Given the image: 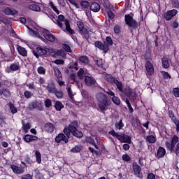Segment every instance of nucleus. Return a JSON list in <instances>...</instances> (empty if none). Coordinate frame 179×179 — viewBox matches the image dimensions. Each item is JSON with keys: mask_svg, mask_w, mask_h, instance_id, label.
<instances>
[{"mask_svg": "<svg viewBox=\"0 0 179 179\" xmlns=\"http://www.w3.org/2000/svg\"><path fill=\"white\" fill-rule=\"evenodd\" d=\"M96 99L100 111H107L108 107L111 106V100H110L108 96L103 92L96 94Z\"/></svg>", "mask_w": 179, "mask_h": 179, "instance_id": "obj_1", "label": "nucleus"}, {"mask_svg": "<svg viewBox=\"0 0 179 179\" xmlns=\"http://www.w3.org/2000/svg\"><path fill=\"white\" fill-rule=\"evenodd\" d=\"M79 128V124L78 122L74 121L71 122L67 127L64 128V134H65L67 138H69L71 135L76 136V138H82L83 136V133L78 130Z\"/></svg>", "mask_w": 179, "mask_h": 179, "instance_id": "obj_2", "label": "nucleus"}, {"mask_svg": "<svg viewBox=\"0 0 179 179\" xmlns=\"http://www.w3.org/2000/svg\"><path fill=\"white\" fill-rule=\"evenodd\" d=\"M55 24H57L63 31H67L70 34H75V31L71 29V24H69V20L65 19V16L63 15H59L58 19L52 20Z\"/></svg>", "mask_w": 179, "mask_h": 179, "instance_id": "obj_3", "label": "nucleus"}, {"mask_svg": "<svg viewBox=\"0 0 179 179\" xmlns=\"http://www.w3.org/2000/svg\"><path fill=\"white\" fill-rule=\"evenodd\" d=\"M178 142V136H177V135H174L171 141V143L169 141L165 143L167 149H169L171 153H176V156H178L179 153V143H177Z\"/></svg>", "mask_w": 179, "mask_h": 179, "instance_id": "obj_4", "label": "nucleus"}, {"mask_svg": "<svg viewBox=\"0 0 179 179\" xmlns=\"http://www.w3.org/2000/svg\"><path fill=\"white\" fill-rule=\"evenodd\" d=\"M109 134L112 135L113 138H117V139L120 141L121 143H128L129 145L131 144L132 138L128 135L120 134L115 132V130L114 129L110 131Z\"/></svg>", "mask_w": 179, "mask_h": 179, "instance_id": "obj_5", "label": "nucleus"}, {"mask_svg": "<svg viewBox=\"0 0 179 179\" xmlns=\"http://www.w3.org/2000/svg\"><path fill=\"white\" fill-rule=\"evenodd\" d=\"M134 14H127L124 15V21L126 24L129 26V27H133L135 29L138 26V22L135 20H134Z\"/></svg>", "mask_w": 179, "mask_h": 179, "instance_id": "obj_6", "label": "nucleus"}, {"mask_svg": "<svg viewBox=\"0 0 179 179\" xmlns=\"http://www.w3.org/2000/svg\"><path fill=\"white\" fill-rule=\"evenodd\" d=\"M48 52H50V49L38 46L36 50H33V55L36 58H40V55H47Z\"/></svg>", "mask_w": 179, "mask_h": 179, "instance_id": "obj_7", "label": "nucleus"}, {"mask_svg": "<svg viewBox=\"0 0 179 179\" xmlns=\"http://www.w3.org/2000/svg\"><path fill=\"white\" fill-rule=\"evenodd\" d=\"M53 72L57 78V82L59 85V86H64L65 85V83L62 81V74L61 73V71H59V69L57 66H53Z\"/></svg>", "mask_w": 179, "mask_h": 179, "instance_id": "obj_8", "label": "nucleus"}, {"mask_svg": "<svg viewBox=\"0 0 179 179\" xmlns=\"http://www.w3.org/2000/svg\"><path fill=\"white\" fill-rule=\"evenodd\" d=\"M28 29L29 30V34L31 36H34V37H38V38L42 40V41H43L44 43H45V41H47V40H45V38H44L40 36V34L38 33V29H37L36 27H28Z\"/></svg>", "mask_w": 179, "mask_h": 179, "instance_id": "obj_9", "label": "nucleus"}, {"mask_svg": "<svg viewBox=\"0 0 179 179\" xmlns=\"http://www.w3.org/2000/svg\"><path fill=\"white\" fill-rule=\"evenodd\" d=\"M42 33L43 34V36L45 37V40H48L51 43H54V41H55V36L51 34L50 31L43 29Z\"/></svg>", "mask_w": 179, "mask_h": 179, "instance_id": "obj_10", "label": "nucleus"}, {"mask_svg": "<svg viewBox=\"0 0 179 179\" xmlns=\"http://www.w3.org/2000/svg\"><path fill=\"white\" fill-rule=\"evenodd\" d=\"M145 67L149 76H152V75L155 73V68L153 67V64L150 61H146L145 64Z\"/></svg>", "mask_w": 179, "mask_h": 179, "instance_id": "obj_11", "label": "nucleus"}, {"mask_svg": "<svg viewBox=\"0 0 179 179\" xmlns=\"http://www.w3.org/2000/svg\"><path fill=\"white\" fill-rule=\"evenodd\" d=\"M132 169L134 173V176H136V177L139 178L142 177V173H141L142 169H141V166L138 164V163L134 162L132 164Z\"/></svg>", "mask_w": 179, "mask_h": 179, "instance_id": "obj_12", "label": "nucleus"}, {"mask_svg": "<svg viewBox=\"0 0 179 179\" xmlns=\"http://www.w3.org/2000/svg\"><path fill=\"white\" fill-rule=\"evenodd\" d=\"M177 13H178V11L176 9L169 10L164 14V18L168 21L171 20V19H173V17H174Z\"/></svg>", "mask_w": 179, "mask_h": 179, "instance_id": "obj_13", "label": "nucleus"}, {"mask_svg": "<svg viewBox=\"0 0 179 179\" xmlns=\"http://www.w3.org/2000/svg\"><path fill=\"white\" fill-rule=\"evenodd\" d=\"M16 71H20V65L17 63H13L10 65V69H6L7 73H10V72H16Z\"/></svg>", "mask_w": 179, "mask_h": 179, "instance_id": "obj_14", "label": "nucleus"}, {"mask_svg": "<svg viewBox=\"0 0 179 179\" xmlns=\"http://www.w3.org/2000/svg\"><path fill=\"white\" fill-rule=\"evenodd\" d=\"M85 83L86 86H94L96 85V79L92 76H85Z\"/></svg>", "mask_w": 179, "mask_h": 179, "instance_id": "obj_15", "label": "nucleus"}, {"mask_svg": "<svg viewBox=\"0 0 179 179\" xmlns=\"http://www.w3.org/2000/svg\"><path fill=\"white\" fill-rule=\"evenodd\" d=\"M122 93H124V94H125V96H127V97H129V98L134 97L136 94V93H135V91L134 90L131 89L129 87H127L124 90H123Z\"/></svg>", "mask_w": 179, "mask_h": 179, "instance_id": "obj_16", "label": "nucleus"}, {"mask_svg": "<svg viewBox=\"0 0 179 179\" xmlns=\"http://www.w3.org/2000/svg\"><path fill=\"white\" fill-rule=\"evenodd\" d=\"M69 138L65 136V134L60 133L57 136H56L55 142H57V143H59L61 141H63V142H64L65 143H68V142L69 141Z\"/></svg>", "mask_w": 179, "mask_h": 179, "instance_id": "obj_17", "label": "nucleus"}, {"mask_svg": "<svg viewBox=\"0 0 179 179\" xmlns=\"http://www.w3.org/2000/svg\"><path fill=\"white\" fill-rule=\"evenodd\" d=\"M44 129L48 134H52L55 129V126L51 122H48L44 125Z\"/></svg>", "mask_w": 179, "mask_h": 179, "instance_id": "obj_18", "label": "nucleus"}, {"mask_svg": "<svg viewBox=\"0 0 179 179\" xmlns=\"http://www.w3.org/2000/svg\"><path fill=\"white\" fill-rule=\"evenodd\" d=\"M11 169L15 174H23L24 173V167L17 166L16 165H12Z\"/></svg>", "mask_w": 179, "mask_h": 179, "instance_id": "obj_19", "label": "nucleus"}, {"mask_svg": "<svg viewBox=\"0 0 179 179\" xmlns=\"http://www.w3.org/2000/svg\"><path fill=\"white\" fill-rule=\"evenodd\" d=\"M155 156L157 159H162L164 157V156H166V149L163 147H159Z\"/></svg>", "mask_w": 179, "mask_h": 179, "instance_id": "obj_20", "label": "nucleus"}, {"mask_svg": "<svg viewBox=\"0 0 179 179\" xmlns=\"http://www.w3.org/2000/svg\"><path fill=\"white\" fill-rule=\"evenodd\" d=\"M48 92L49 93H55L57 92V87H55V83L51 81L48 84V86H45Z\"/></svg>", "mask_w": 179, "mask_h": 179, "instance_id": "obj_21", "label": "nucleus"}, {"mask_svg": "<svg viewBox=\"0 0 179 179\" xmlns=\"http://www.w3.org/2000/svg\"><path fill=\"white\" fill-rule=\"evenodd\" d=\"M77 26L81 34H87V29L85 27V24H83V22L78 21Z\"/></svg>", "mask_w": 179, "mask_h": 179, "instance_id": "obj_22", "label": "nucleus"}, {"mask_svg": "<svg viewBox=\"0 0 179 179\" xmlns=\"http://www.w3.org/2000/svg\"><path fill=\"white\" fill-rule=\"evenodd\" d=\"M23 139L24 142H27V143H29L30 142H33V141H37L38 139V137H37L36 136L26 134L23 137Z\"/></svg>", "mask_w": 179, "mask_h": 179, "instance_id": "obj_23", "label": "nucleus"}, {"mask_svg": "<svg viewBox=\"0 0 179 179\" xmlns=\"http://www.w3.org/2000/svg\"><path fill=\"white\" fill-rule=\"evenodd\" d=\"M95 47L99 48V50H102L104 52H108V45H103L101 42H95Z\"/></svg>", "mask_w": 179, "mask_h": 179, "instance_id": "obj_24", "label": "nucleus"}, {"mask_svg": "<svg viewBox=\"0 0 179 179\" xmlns=\"http://www.w3.org/2000/svg\"><path fill=\"white\" fill-rule=\"evenodd\" d=\"M4 13L6 15H11L12 16H17V10L9 7L5 8Z\"/></svg>", "mask_w": 179, "mask_h": 179, "instance_id": "obj_25", "label": "nucleus"}, {"mask_svg": "<svg viewBox=\"0 0 179 179\" xmlns=\"http://www.w3.org/2000/svg\"><path fill=\"white\" fill-rule=\"evenodd\" d=\"M49 52L51 54L52 57H54L55 58H58V57H61V55H62V51L60 50H54L50 49Z\"/></svg>", "mask_w": 179, "mask_h": 179, "instance_id": "obj_26", "label": "nucleus"}, {"mask_svg": "<svg viewBox=\"0 0 179 179\" xmlns=\"http://www.w3.org/2000/svg\"><path fill=\"white\" fill-rule=\"evenodd\" d=\"M17 50L20 55H22V57H27V50H26V48L22 46H18Z\"/></svg>", "mask_w": 179, "mask_h": 179, "instance_id": "obj_27", "label": "nucleus"}, {"mask_svg": "<svg viewBox=\"0 0 179 179\" xmlns=\"http://www.w3.org/2000/svg\"><path fill=\"white\" fill-rule=\"evenodd\" d=\"M90 10L92 12H99L100 10V4L99 3H92L90 6Z\"/></svg>", "mask_w": 179, "mask_h": 179, "instance_id": "obj_28", "label": "nucleus"}, {"mask_svg": "<svg viewBox=\"0 0 179 179\" xmlns=\"http://www.w3.org/2000/svg\"><path fill=\"white\" fill-rule=\"evenodd\" d=\"M113 83L116 85L119 91L122 92L124 91V86L122 85V83H121V81L114 80Z\"/></svg>", "mask_w": 179, "mask_h": 179, "instance_id": "obj_29", "label": "nucleus"}, {"mask_svg": "<svg viewBox=\"0 0 179 179\" xmlns=\"http://www.w3.org/2000/svg\"><path fill=\"white\" fill-rule=\"evenodd\" d=\"M145 141L148 142V143H156V136L153 135H149L145 137Z\"/></svg>", "mask_w": 179, "mask_h": 179, "instance_id": "obj_30", "label": "nucleus"}, {"mask_svg": "<svg viewBox=\"0 0 179 179\" xmlns=\"http://www.w3.org/2000/svg\"><path fill=\"white\" fill-rule=\"evenodd\" d=\"M162 66L163 68H165V69H167L170 66V62H169V59L167 57H163L162 59Z\"/></svg>", "mask_w": 179, "mask_h": 179, "instance_id": "obj_31", "label": "nucleus"}, {"mask_svg": "<svg viewBox=\"0 0 179 179\" xmlns=\"http://www.w3.org/2000/svg\"><path fill=\"white\" fill-rule=\"evenodd\" d=\"M29 8L31 10H34V12H40L41 10V8H40V6L37 4H30L29 6Z\"/></svg>", "mask_w": 179, "mask_h": 179, "instance_id": "obj_32", "label": "nucleus"}, {"mask_svg": "<svg viewBox=\"0 0 179 179\" xmlns=\"http://www.w3.org/2000/svg\"><path fill=\"white\" fill-rule=\"evenodd\" d=\"M49 6H50L51 9H52V10L55 12L57 15H59V10H58L55 4H54V2L51 0L49 1Z\"/></svg>", "mask_w": 179, "mask_h": 179, "instance_id": "obj_33", "label": "nucleus"}, {"mask_svg": "<svg viewBox=\"0 0 179 179\" xmlns=\"http://www.w3.org/2000/svg\"><path fill=\"white\" fill-rule=\"evenodd\" d=\"M115 127L116 129H118L119 131H121L122 128H124V122H122V120L120 119L119 122H117L115 124Z\"/></svg>", "mask_w": 179, "mask_h": 179, "instance_id": "obj_34", "label": "nucleus"}, {"mask_svg": "<svg viewBox=\"0 0 179 179\" xmlns=\"http://www.w3.org/2000/svg\"><path fill=\"white\" fill-rule=\"evenodd\" d=\"M30 128H31V124H30V123H22V129L25 134L29 132Z\"/></svg>", "mask_w": 179, "mask_h": 179, "instance_id": "obj_35", "label": "nucleus"}, {"mask_svg": "<svg viewBox=\"0 0 179 179\" xmlns=\"http://www.w3.org/2000/svg\"><path fill=\"white\" fill-rule=\"evenodd\" d=\"M55 107L57 111H61V110H62V108H64V104H62V102H61L59 101H57L55 102Z\"/></svg>", "mask_w": 179, "mask_h": 179, "instance_id": "obj_36", "label": "nucleus"}, {"mask_svg": "<svg viewBox=\"0 0 179 179\" xmlns=\"http://www.w3.org/2000/svg\"><path fill=\"white\" fill-rule=\"evenodd\" d=\"M82 150V145H76L71 150L72 153H79Z\"/></svg>", "mask_w": 179, "mask_h": 179, "instance_id": "obj_37", "label": "nucleus"}, {"mask_svg": "<svg viewBox=\"0 0 179 179\" xmlns=\"http://www.w3.org/2000/svg\"><path fill=\"white\" fill-rule=\"evenodd\" d=\"M37 72L39 75H45L47 70L43 66H39L37 68Z\"/></svg>", "mask_w": 179, "mask_h": 179, "instance_id": "obj_38", "label": "nucleus"}, {"mask_svg": "<svg viewBox=\"0 0 179 179\" xmlns=\"http://www.w3.org/2000/svg\"><path fill=\"white\" fill-rule=\"evenodd\" d=\"M111 99L114 104H116V106H120L121 104V100L118 97L115 96L111 97Z\"/></svg>", "mask_w": 179, "mask_h": 179, "instance_id": "obj_39", "label": "nucleus"}, {"mask_svg": "<svg viewBox=\"0 0 179 179\" xmlns=\"http://www.w3.org/2000/svg\"><path fill=\"white\" fill-rule=\"evenodd\" d=\"M35 155H36V162L38 164H40V163H41V153H40L39 151H36L35 152Z\"/></svg>", "mask_w": 179, "mask_h": 179, "instance_id": "obj_40", "label": "nucleus"}, {"mask_svg": "<svg viewBox=\"0 0 179 179\" xmlns=\"http://www.w3.org/2000/svg\"><path fill=\"white\" fill-rule=\"evenodd\" d=\"M81 6L84 8L85 9H87L89 6H90V3L87 1H82L80 3Z\"/></svg>", "mask_w": 179, "mask_h": 179, "instance_id": "obj_41", "label": "nucleus"}, {"mask_svg": "<svg viewBox=\"0 0 179 179\" xmlns=\"http://www.w3.org/2000/svg\"><path fill=\"white\" fill-rule=\"evenodd\" d=\"M9 107L13 114H16V113H17V109L15 107V105H13V103H10Z\"/></svg>", "mask_w": 179, "mask_h": 179, "instance_id": "obj_42", "label": "nucleus"}, {"mask_svg": "<svg viewBox=\"0 0 179 179\" xmlns=\"http://www.w3.org/2000/svg\"><path fill=\"white\" fill-rule=\"evenodd\" d=\"M24 96L26 99H31V97H33V93L30 91L26 90L24 92Z\"/></svg>", "mask_w": 179, "mask_h": 179, "instance_id": "obj_43", "label": "nucleus"}, {"mask_svg": "<svg viewBox=\"0 0 179 179\" xmlns=\"http://www.w3.org/2000/svg\"><path fill=\"white\" fill-rule=\"evenodd\" d=\"M80 62H83V64H87L89 62V58L86 56H81L80 57Z\"/></svg>", "mask_w": 179, "mask_h": 179, "instance_id": "obj_44", "label": "nucleus"}, {"mask_svg": "<svg viewBox=\"0 0 179 179\" xmlns=\"http://www.w3.org/2000/svg\"><path fill=\"white\" fill-rule=\"evenodd\" d=\"M114 31L116 34H120L121 33V26L120 25H115L114 27Z\"/></svg>", "mask_w": 179, "mask_h": 179, "instance_id": "obj_45", "label": "nucleus"}, {"mask_svg": "<svg viewBox=\"0 0 179 179\" xmlns=\"http://www.w3.org/2000/svg\"><path fill=\"white\" fill-rule=\"evenodd\" d=\"M55 93L57 99H62V97L64 96V93L62 92V91H55Z\"/></svg>", "mask_w": 179, "mask_h": 179, "instance_id": "obj_46", "label": "nucleus"}, {"mask_svg": "<svg viewBox=\"0 0 179 179\" xmlns=\"http://www.w3.org/2000/svg\"><path fill=\"white\" fill-rule=\"evenodd\" d=\"M67 93L69 94V97L71 99V100H73V92H72V90L71 87H69L67 89Z\"/></svg>", "mask_w": 179, "mask_h": 179, "instance_id": "obj_47", "label": "nucleus"}, {"mask_svg": "<svg viewBox=\"0 0 179 179\" xmlns=\"http://www.w3.org/2000/svg\"><path fill=\"white\" fill-rule=\"evenodd\" d=\"M83 73H85V71L83 70V69H80L77 75L78 78H80V79H83Z\"/></svg>", "mask_w": 179, "mask_h": 179, "instance_id": "obj_48", "label": "nucleus"}, {"mask_svg": "<svg viewBox=\"0 0 179 179\" xmlns=\"http://www.w3.org/2000/svg\"><path fill=\"white\" fill-rule=\"evenodd\" d=\"M3 94L5 97H9L10 96V92L8 90L3 89Z\"/></svg>", "mask_w": 179, "mask_h": 179, "instance_id": "obj_49", "label": "nucleus"}, {"mask_svg": "<svg viewBox=\"0 0 179 179\" xmlns=\"http://www.w3.org/2000/svg\"><path fill=\"white\" fill-rule=\"evenodd\" d=\"M173 94L175 96V97H179V88H173Z\"/></svg>", "mask_w": 179, "mask_h": 179, "instance_id": "obj_50", "label": "nucleus"}, {"mask_svg": "<svg viewBox=\"0 0 179 179\" xmlns=\"http://www.w3.org/2000/svg\"><path fill=\"white\" fill-rule=\"evenodd\" d=\"M162 75H163L164 79H171V76H170V74H169L168 72L164 71L162 72Z\"/></svg>", "mask_w": 179, "mask_h": 179, "instance_id": "obj_51", "label": "nucleus"}, {"mask_svg": "<svg viewBox=\"0 0 179 179\" xmlns=\"http://www.w3.org/2000/svg\"><path fill=\"white\" fill-rule=\"evenodd\" d=\"M62 48L64 50H65V51H67V52H71V47L69 46V45H66V44H64L62 45Z\"/></svg>", "mask_w": 179, "mask_h": 179, "instance_id": "obj_52", "label": "nucleus"}, {"mask_svg": "<svg viewBox=\"0 0 179 179\" xmlns=\"http://www.w3.org/2000/svg\"><path fill=\"white\" fill-rule=\"evenodd\" d=\"M105 93H106V94L110 96V99L111 97H114L115 96V94L110 90H108V91H105Z\"/></svg>", "mask_w": 179, "mask_h": 179, "instance_id": "obj_53", "label": "nucleus"}, {"mask_svg": "<svg viewBox=\"0 0 179 179\" xmlns=\"http://www.w3.org/2000/svg\"><path fill=\"white\" fill-rule=\"evenodd\" d=\"M45 107H47L48 108H50V107H51L52 103H51V100L50 99H46L45 101Z\"/></svg>", "mask_w": 179, "mask_h": 179, "instance_id": "obj_54", "label": "nucleus"}, {"mask_svg": "<svg viewBox=\"0 0 179 179\" xmlns=\"http://www.w3.org/2000/svg\"><path fill=\"white\" fill-rule=\"evenodd\" d=\"M122 160H124V162H129L131 160V157H129L128 155H123Z\"/></svg>", "mask_w": 179, "mask_h": 179, "instance_id": "obj_55", "label": "nucleus"}, {"mask_svg": "<svg viewBox=\"0 0 179 179\" xmlns=\"http://www.w3.org/2000/svg\"><path fill=\"white\" fill-rule=\"evenodd\" d=\"M27 86L29 89V90H34V89H36V85H34V83L28 84L27 85Z\"/></svg>", "mask_w": 179, "mask_h": 179, "instance_id": "obj_56", "label": "nucleus"}, {"mask_svg": "<svg viewBox=\"0 0 179 179\" xmlns=\"http://www.w3.org/2000/svg\"><path fill=\"white\" fill-rule=\"evenodd\" d=\"M64 62H64L62 59L55 60V64H56V65H64Z\"/></svg>", "mask_w": 179, "mask_h": 179, "instance_id": "obj_57", "label": "nucleus"}, {"mask_svg": "<svg viewBox=\"0 0 179 179\" xmlns=\"http://www.w3.org/2000/svg\"><path fill=\"white\" fill-rule=\"evenodd\" d=\"M106 43L108 45H113V39H111V37H106Z\"/></svg>", "mask_w": 179, "mask_h": 179, "instance_id": "obj_58", "label": "nucleus"}, {"mask_svg": "<svg viewBox=\"0 0 179 179\" xmlns=\"http://www.w3.org/2000/svg\"><path fill=\"white\" fill-rule=\"evenodd\" d=\"M22 179H33V176L30 174L23 175Z\"/></svg>", "mask_w": 179, "mask_h": 179, "instance_id": "obj_59", "label": "nucleus"}, {"mask_svg": "<svg viewBox=\"0 0 179 179\" xmlns=\"http://www.w3.org/2000/svg\"><path fill=\"white\" fill-rule=\"evenodd\" d=\"M169 115L171 120H174L175 116H174V112H173V110L169 111Z\"/></svg>", "mask_w": 179, "mask_h": 179, "instance_id": "obj_60", "label": "nucleus"}, {"mask_svg": "<svg viewBox=\"0 0 179 179\" xmlns=\"http://www.w3.org/2000/svg\"><path fill=\"white\" fill-rule=\"evenodd\" d=\"M38 82L40 85H44V83H45V79L43 77H40L38 79Z\"/></svg>", "mask_w": 179, "mask_h": 179, "instance_id": "obj_61", "label": "nucleus"}, {"mask_svg": "<svg viewBox=\"0 0 179 179\" xmlns=\"http://www.w3.org/2000/svg\"><path fill=\"white\" fill-rule=\"evenodd\" d=\"M108 16L109 18H110L111 20H113L114 18V13H113V12L111 11H108Z\"/></svg>", "mask_w": 179, "mask_h": 179, "instance_id": "obj_62", "label": "nucleus"}, {"mask_svg": "<svg viewBox=\"0 0 179 179\" xmlns=\"http://www.w3.org/2000/svg\"><path fill=\"white\" fill-rule=\"evenodd\" d=\"M156 177L155 176V174L153 173H148V179H155Z\"/></svg>", "mask_w": 179, "mask_h": 179, "instance_id": "obj_63", "label": "nucleus"}, {"mask_svg": "<svg viewBox=\"0 0 179 179\" xmlns=\"http://www.w3.org/2000/svg\"><path fill=\"white\" fill-rule=\"evenodd\" d=\"M172 5L173 8H179V3L176 1H173Z\"/></svg>", "mask_w": 179, "mask_h": 179, "instance_id": "obj_64", "label": "nucleus"}]
</instances>
